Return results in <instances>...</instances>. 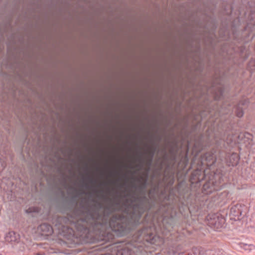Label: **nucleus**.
<instances>
[{
	"label": "nucleus",
	"instance_id": "1",
	"mask_svg": "<svg viewBox=\"0 0 255 255\" xmlns=\"http://www.w3.org/2000/svg\"><path fill=\"white\" fill-rule=\"evenodd\" d=\"M131 186L143 194L141 196L128 194L125 197H131L124 204L126 207L124 213L126 214H115L119 221L114 223V231L119 235H124L131 228L141 226L140 230L151 231L152 236H159L170 232L175 224L174 218L178 213L183 214L185 211H189L194 216H202L208 212L207 198L199 193L193 194L185 183L181 182L174 187L170 188L169 194L165 195L163 201L159 203L158 209L153 213H149L153 206L150 197H147L144 190L147 186V180L137 186L132 183Z\"/></svg>",
	"mask_w": 255,
	"mask_h": 255
},
{
	"label": "nucleus",
	"instance_id": "2",
	"mask_svg": "<svg viewBox=\"0 0 255 255\" xmlns=\"http://www.w3.org/2000/svg\"><path fill=\"white\" fill-rule=\"evenodd\" d=\"M76 194L70 197H65L64 192L60 189L62 196L64 198L62 205L64 212L67 213L66 216L56 215L53 218V223L56 227L62 230V232L65 233L69 236L74 234V228L82 239L84 242H94L98 240L104 239L105 232L99 230L91 234L90 230L95 231L97 228L101 229L114 230L115 226L114 223L119 221L117 216H112L114 213L122 210V205L119 195L112 199L102 194L101 197L107 202L106 205L93 199L94 194H89V198L94 203L90 204H80L79 207L74 208L77 204V200L85 192L79 193L77 189L71 187ZM119 194V193H118Z\"/></svg>",
	"mask_w": 255,
	"mask_h": 255
},
{
	"label": "nucleus",
	"instance_id": "3",
	"mask_svg": "<svg viewBox=\"0 0 255 255\" xmlns=\"http://www.w3.org/2000/svg\"><path fill=\"white\" fill-rule=\"evenodd\" d=\"M232 129V126L231 124L228 125V121L221 124L219 133L215 134L214 147L211 151L201 155L197 161V169L191 173L189 180L192 185L200 186L202 181L207 180L203 185V194H210L221 189L223 176L225 173L224 163L228 166L233 167L238 164L239 155L236 153L228 155L232 145L225 140L226 136L229 135V132Z\"/></svg>",
	"mask_w": 255,
	"mask_h": 255
},
{
	"label": "nucleus",
	"instance_id": "4",
	"mask_svg": "<svg viewBox=\"0 0 255 255\" xmlns=\"http://www.w3.org/2000/svg\"><path fill=\"white\" fill-rule=\"evenodd\" d=\"M135 229V228H131L127 233L122 235H119L112 229L111 230H105L101 229V228H97L94 231L92 229L90 230L91 234H94V232H96L97 230L105 232L104 239L98 240L94 242L85 243L80 239L79 241L81 244H91L104 242L102 244H105L110 243L104 248L110 253L101 255H138L139 253L142 250L143 245H145V243L156 246H160L163 243V238L160 236H152V232H151V231L153 230L152 229H149L148 230H138L133 235L130 242L122 241L113 243V240L115 236L113 233L117 236L122 237L127 235Z\"/></svg>",
	"mask_w": 255,
	"mask_h": 255
},
{
	"label": "nucleus",
	"instance_id": "5",
	"mask_svg": "<svg viewBox=\"0 0 255 255\" xmlns=\"http://www.w3.org/2000/svg\"><path fill=\"white\" fill-rule=\"evenodd\" d=\"M57 215H54L51 217V222L52 224V225H50L49 224L47 223H43L40 224L37 228V231L39 232L42 235H46L48 236L49 235H51L53 232L54 230H57L58 233L63 236L64 237L70 239L72 238H76L78 240H82V238H81L80 236L79 237V235H78V233L77 232V231L75 228H74V234L73 235L69 236L68 234L66 235V233H65V235H64V233L62 232L61 230L60 229H58L56 227L54 224L53 223V218L54 216H56Z\"/></svg>",
	"mask_w": 255,
	"mask_h": 255
},
{
	"label": "nucleus",
	"instance_id": "6",
	"mask_svg": "<svg viewBox=\"0 0 255 255\" xmlns=\"http://www.w3.org/2000/svg\"><path fill=\"white\" fill-rule=\"evenodd\" d=\"M207 223L214 230L222 228L225 223V218L220 213L209 214L206 217Z\"/></svg>",
	"mask_w": 255,
	"mask_h": 255
},
{
	"label": "nucleus",
	"instance_id": "7",
	"mask_svg": "<svg viewBox=\"0 0 255 255\" xmlns=\"http://www.w3.org/2000/svg\"><path fill=\"white\" fill-rule=\"evenodd\" d=\"M249 101L248 99H244L239 101L238 104L236 105L234 108L229 104L228 107L225 109L224 114H229L231 110L232 112H234L236 116L238 118H241L244 114V108H246L249 105Z\"/></svg>",
	"mask_w": 255,
	"mask_h": 255
},
{
	"label": "nucleus",
	"instance_id": "8",
	"mask_svg": "<svg viewBox=\"0 0 255 255\" xmlns=\"http://www.w3.org/2000/svg\"><path fill=\"white\" fill-rule=\"evenodd\" d=\"M203 0H199L198 1L202 3L203 7L198 6L196 11L191 15L192 17H193L197 12H200L202 15L207 17L211 18V16L208 13V11H210L212 14H214L215 10V8L217 6V2L214 1H211V3L213 4V7H212L210 6L209 4L207 2L203 1Z\"/></svg>",
	"mask_w": 255,
	"mask_h": 255
},
{
	"label": "nucleus",
	"instance_id": "9",
	"mask_svg": "<svg viewBox=\"0 0 255 255\" xmlns=\"http://www.w3.org/2000/svg\"><path fill=\"white\" fill-rule=\"evenodd\" d=\"M247 207L243 204H237L233 206L230 209V214L232 216L240 220V218L245 215Z\"/></svg>",
	"mask_w": 255,
	"mask_h": 255
},
{
	"label": "nucleus",
	"instance_id": "10",
	"mask_svg": "<svg viewBox=\"0 0 255 255\" xmlns=\"http://www.w3.org/2000/svg\"><path fill=\"white\" fill-rule=\"evenodd\" d=\"M211 90L212 91L215 100L221 101L223 99L224 93V87H218L215 88L213 83L211 87Z\"/></svg>",
	"mask_w": 255,
	"mask_h": 255
},
{
	"label": "nucleus",
	"instance_id": "11",
	"mask_svg": "<svg viewBox=\"0 0 255 255\" xmlns=\"http://www.w3.org/2000/svg\"><path fill=\"white\" fill-rule=\"evenodd\" d=\"M5 240L11 244L18 243L20 241V235L14 231H9L5 235Z\"/></svg>",
	"mask_w": 255,
	"mask_h": 255
},
{
	"label": "nucleus",
	"instance_id": "12",
	"mask_svg": "<svg viewBox=\"0 0 255 255\" xmlns=\"http://www.w3.org/2000/svg\"><path fill=\"white\" fill-rule=\"evenodd\" d=\"M221 7L223 13L227 15H231L233 10L232 6L229 5L227 1L225 0H221Z\"/></svg>",
	"mask_w": 255,
	"mask_h": 255
},
{
	"label": "nucleus",
	"instance_id": "13",
	"mask_svg": "<svg viewBox=\"0 0 255 255\" xmlns=\"http://www.w3.org/2000/svg\"><path fill=\"white\" fill-rule=\"evenodd\" d=\"M238 138L241 141L250 144L252 140V135L248 132H241L238 135Z\"/></svg>",
	"mask_w": 255,
	"mask_h": 255
},
{
	"label": "nucleus",
	"instance_id": "14",
	"mask_svg": "<svg viewBox=\"0 0 255 255\" xmlns=\"http://www.w3.org/2000/svg\"><path fill=\"white\" fill-rule=\"evenodd\" d=\"M238 245L240 248L245 251H251L255 249L254 245L251 244H247L243 242H239Z\"/></svg>",
	"mask_w": 255,
	"mask_h": 255
},
{
	"label": "nucleus",
	"instance_id": "15",
	"mask_svg": "<svg viewBox=\"0 0 255 255\" xmlns=\"http://www.w3.org/2000/svg\"><path fill=\"white\" fill-rule=\"evenodd\" d=\"M248 19L252 23H255V12L251 11L248 16Z\"/></svg>",
	"mask_w": 255,
	"mask_h": 255
},
{
	"label": "nucleus",
	"instance_id": "16",
	"mask_svg": "<svg viewBox=\"0 0 255 255\" xmlns=\"http://www.w3.org/2000/svg\"><path fill=\"white\" fill-rule=\"evenodd\" d=\"M157 147V144H156L153 146V150H152V151L151 152V153L150 154L149 165H150L151 162H152V159H153V156H154V155L155 154V151L156 150Z\"/></svg>",
	"mask_w": 255,
	"mask_h": 255
},
{
	"label": "nucleus",
	"instance_id": "17",
	"mask_svg": "<svg viewBox=\"0 0 255 255\" xmlns=\"http://www.w3.org/2000/svg\"><path fill=\"white\" fill-rule=\"evenodd\" d=\"M248 66L252 71H255V59L251 60Z\"/></svg>",
	"mask_w": 255,
	"mask_h": 255
},
{
	"label": "nucleus",
	"instance_id": "18",
	"mask_svg": "<svg viewBox=\"0 0 255 255\" xmlns=\"http://www.w3.org/2000/svg\"><path fill=\"white\" fill-rule=\"evenodd\" d=\"M87 178L89 181V182L94 186L97 184V181L96 179H93L91 177H90L89 174H88Z\"/></svg>",
	"mask_w": 255,
	"mask_h": 255
},
{
	"label": "nucleus",
	"instance_id": "19",
	"mask_svg": "<svg viewBox=\"0 0 255 255\" xmlns=\"http://www.w3.org/2000/svg\"><path fill=\"white\" fill-rule=\"evenodd\" d=\"M215 250H208L206 251L205 255H216Z\"/></svg>",
	"mask_w": 255,
	"mask_h": 255
},
{
	"label": "nucleus",
	"instance_id": "20",
	"mask_svg": "<svg viewBox=\"0 0 255 255\" xmlns=\"http://www.w3.org/2000/svg\"><path fill=\"white\" fill-rule=\"evenodd\" d=\"M4 40V33L3 32H0V43L1 41Z\"/></svg>",
	"mask_w": 255,
	"mask_h": 255
},
{
	"label": "nucleus",
	"instance_id": "21",
	"mask_svg": "<svg viewBox=\"0 0 255 255\" xmlns=\"http://www.w3.org/2000/svg\"><path fill=\"white\" fill-rule=\"evenodd\" d=\"M28 210H30V212H38V208H34L32 209H31V208H29Z\"/></svg>",
	"mask_w": 255,
	"mask_h": 255
},
{
	"label": "nucleus",
	"instance_id": "22",
	"mask_svg": "<svg viewBox=\"0 0 255 255\" xmlns=\"http://www.w3.org/2000/svg\"><path fill=\"white\" fill-rule=\"evenodd\" d=\"M83 187L86 189H89L90 188L89 184L86 182H83Z\"/></svg>",
	"mask_w": 255,
	"mask_h": 255
},
{
	"label": "nucleus",
	"instance_id": "23",
	"mask_svg": "<svg viewBox=\"0 0 255 255\" xmlns=\"http://www.w3.org/2000/svg\"><path fill=\"white\" fill-rule=\"evenodd\" d=\"M133 180V182H134L135 181H137L138 182H140L141 181L140 179H137L135 177H133L132 178Z\"/></svg>",
	"mask_w": 255,
	"mask_h": 255
},
{
	"label": "nucleus",
	"instance_id": "24",
	"mask_svg": "<svg viewBox=\"0 0 255 255\" xmlns=\"http://www.w3.org/2000/svg\"><path fill=\"white\" fill-rule=\"evenodd\" d=\"M139 154H140V159H141V160H142V156H143V154H142V153L141 151H139Z\"/></svg>",
	"mask_w": 255,
	"mask_h": 255
},
{
	"label": "nucleus",
	"instance_id": "25",
	"mask_svg": "<svg viewBox=\"0 0 255 255\" xmlns=\"http://www.w3.org/2000/svg\"><path fill=\"white\" fill-rule=\"evenodd\" d=\"M157 139H158L157 140L158 142H160L161 140V137L160 136H158L157 137Z\"/></svg>",
	"mask_w": 255,
	"mask_h": 255
},
{
	"label": "nucleus",
	"instance_id": "26",
	"mask_svg": "<svg viewBox=\"0 0 255 255\" xmlns=\"http://www.w3.org/2000/svg\"><path fill=\"white\" fill-rule=\"evenodd\" d=\"M194 22H196L197 23H198V24H199V23H200V19H199L197 21L195 19H194Z\"/></svg>",
	"mask_w": 255,
	"mask_h": 255
},
{
	"label": "nucleus",
	"instance_id": "27",
	"mask_svg": "<svg viewBox=\"0 0 255 255\" xmlns=\"http://www.w3.org/2000/svg\"><path fill=\"white\" fill-rule=\"evenodd\" d=\"M224 108H226V107H225V105H223L222 106V109H223Z\"/></svg>",
	"mask_w": 255,
	"mask_h": 255
},
{
	"label": "nucleus",
	"instance_id": "28",
	"mask_svg": "<svg viewBox=\"0 0 255 255\" xmlns=\"http://www.w3.org/2000/svg\"><path fill=\"white\" fill-rule=\"evenodd\" d=\"M86 170L88 171V167L87 165H86Z\"/></svg>",
	"mask_w": 255,
	"mask_h": 255
},
{
	"label": "nucleus",
	"instance_id": "29",
	"mask_svg": "<svg viewBox=\"0 0 255 255\" xmlns=\"http://www.w3.org/2000/svg\"><path fill=\"white\" fill-rule=\"evenodd\" d=\"M194 162V160H193L192 161V165H193V164Z\"/></svg>",
	"mask_w": 255,
	"mask_h": 255
},
{
	"label": "nucleus",
	"instance_id": "30",
	"mask_svg": "<svg viewBox=\"0 0 255 255\" xmlns=\"http://www.w3.org/2000/svg\"><path fill=\"white\" fill-rule=\"evenodd\" d=\"M173 182L174 181H172V182H171V185H172L173 184Z\"/></svg>",
	"mask_w": 255,
	"mask_h": 255
},
{
	"label": "nucleus",
	"instance_id": "31",
	"mask_svg": "<svg viewBox=\"0 0 255 255\" xmlns=\"http://www.w3.org/2000/svg\"><path fill=\"white\" fill-rule=\"evenodd\" d=\"M151 193V191H149V194H150Z\"/></svg>",
	"mask_w": 255,
	"mask_h": 255
},
{
	"label": "nucleus",
	"instance_id": "32",
	"mask_svg": "<svg viewBox=\"0 0 255 255\" xmlns=\"http://www.w3.org/2000/svg\"><path fill=\"white\" fill-rule=\"evenodd\" d=\"M216 28V26H215L214 29Z\"/></svg>",
	"mask_w": 255,
	"mask_h": 255
},
{
	"label": "nucleus",
	"instance_id": "33",
	"mask_svg": "<svg viewBox=\"0 0 255 255\" xmlns=\"http://www.w3.org/2000/svg\"><path fill=\"white\" fill-rule=\"evenodd\" d=\"M0 255H1L0 254Z\"/></svg>",
	"mask_w": 255,
	"mask_h": 255
}]
</instances>
